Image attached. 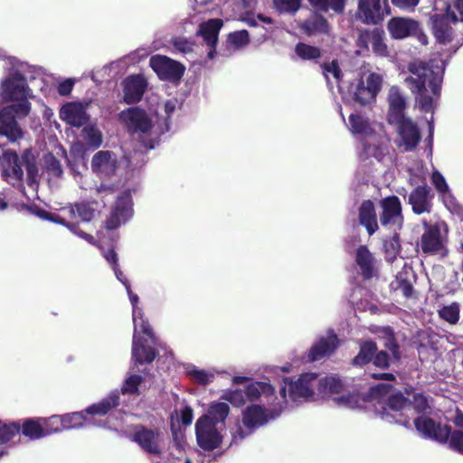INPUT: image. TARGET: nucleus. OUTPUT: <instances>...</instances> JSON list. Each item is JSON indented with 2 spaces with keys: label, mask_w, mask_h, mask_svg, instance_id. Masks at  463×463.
<instances>
[{
  "label": "nucleus",
  "mask_w": 463,
  "mask_h": 463,
  "mask_svg": "<svg viewBox=\"0 0 463 463\" xmlns=\"http://www.w3.org/2000/svg\"><path fill=\"white\" fill-rule=\"evenodd\" d=\"M31 92L24 75L18 71L10 73L0 85L1 102L7 104L0 110V116H28L31 112L34 116H52V110Z\"/></svg>",
  "instance_id": "nucleus-1"
},
{
  "label": "nucleus",
  "mask_w": 463,
  "mask_h": 463,
  "mask_svg": "<svg viewBox=\"0 0 463 463\" xmlns=\"http://www.w3.org/2000/svg\"><path fill=\"white\" fill-rule=\"evenodd\" d=\"M343 118L350 132L362 139L360 158L363 162L373 165L374 162L381 163L389 158V138L384 133L377 132L366 118H348L347 120Z\"/></svg>",
  "instance_id": "nucleus-2"
},
{
  "label": "nucleus",
  "mask_w": 463,
  "mask_h": 463,
  "mask_svg": "<svg viewBox=\"0 0 463 463\" xmlns=\"http://www.w3.org/2000/svg\"><path fill=\"white\" fill-rule=\"evenodd\" d=\"M391 389L390 383H380L372 387L365 395L367 403L363 409L373 408L385 421L407 426L410 421L411 404L401 393L391 394Z\"/></svg>",
  "instance_id": "nucleus-3"
},
{
  "label": "nucleus",
  "mask_w": 463,
  "mask_h": 463,
  "mask_svg": "<svg viewBox=\"0 0 463 463\" xmlns=\"http://www.w3.org/2000/svg\"><path fill=\"white\" fill-rule=\"evenodd\" d=\"M409 70L418 76L406 79V81L411 83L413 91L417 93L415 106L420 112L433 115L440 99L442 77L434 74L425 66L417 67L416 64H410Z\"/></svg>",
  "instance_id": "nucleus-4"
},
{
  "label": "nucleus",
  "mask_w": 463,
  "mask_h": 463,
  "mask_svg": "<svg viewBox=\"0 0 463 463\" xmlns=\"http://www.w3.org/2000/svg\"><path fill=\"white\" fill-rule=\"evenodd\" d=\"M126 289L133 307L134 334L132 358L136 363L140 364H149L156 357V352L150 344L156 345V340L152 328L144 317L142 309L137 307L138 296L132 292L130 285H127Z\"/></svg>",
  "instance_id": "nucleus-5"
},
{
  "label": "nucleus",
  "mask_w": 463,
  "mask_h": 463,
  "mask_svg": "<svg viewBox=\"0 0 463 463\" xmlns=\"http://www.w3.org/2000/svg\"><path fill=\"white\" fill-rule=\"evenodd\" d=\"M261 404H252L242 412V423L237 421L231 429L232 442L237 444L253 430L268 423L270 420L278 418L284 411V405L280 404L279 398L270 401L260 402Z\"/></svg>",
  "instance_id": "nucleus-6"
},
{
  "label": "nucleus",
  "mask_w": 463,
  "mask_h": 463,
  "mask_svg": "<svg viewBox=\"0 0 463 463\" xmlns=\"http://www.w3.org/2000/svg\"><path fill=\"white\" fill-rule=\"evenodd\" d=\"M23 165L27 171L26 183L35 191L39 180V168L35 163V156L30 148L24 151L21 159L14 151L4 152L0 165L2 176L12 185H21L24 178Z\"/></svg>",
  "instance_id": "nucleus-7"
},
{
  "label": "nucleus",
  "mask_w": 463,
  "mask_h": 463,
  "mask_svg": "<svg viewBox=\"0 0 463 463\" xmlns=\"http://www.w3.org/2000/svg\"><path fill=\"white\" fill-rule=\"evenodd\" d=\"M118 404L119 394L118 391H114L98 403L88 407L84 411H75L63 414L65 430L83 428L90 425L108 429H117L116 426L107 425V422L104 420H96L95 416L106 415L112 408Z\"/></svg>",
  "instance_id": "nucleus-8"
},
{
  "label": "nucleus",
  "mask_w": 463,
  "mask_h": 463,
  "mask_svg": "<svg viewBox=\"0 0 463 463\" xmlns=\"http://www.w3.org/2000/svg\"><path fill=\"white\" fill-rule=\"evenodd\" d=\"M279 390V402L284 405V411L289 403L298 405L311 401L318 395L319 377L315 373H302L296 381L285 378Z\"/></svg>",
  "instance_id": "nucleus-9"
},
{
  "label": "nucleus",
  "mask_w": 463,
  "mask_h": 463,
  "mask_svg": "<svg viewBox=\"0 0 463 463\" xmlns=\"http://www.w3.org/2000/svg\"><path fill=\"white\" fill-rule=\"evenodd\" d=\"M133 139L152 149L162 134L170 131L171 118H123Z\"/></svg>",
  "instance_id": "nucleus-10"
},
{
  "label": "nucleus",
  "mask_w": 463,
  "mask_h": 463,
  "mask_svg": "<svg viewBox=\"0 0 463 463\" xmlns=\"http://www.w3.org/2000/svg\"><path fill=\"white\" fill-rule=\"evenodd\" d=\"M318 396L332 399L338 406L348 409H363L367 403L365 396L346 393L342 380L335 375L319 378Z\"/></svg>",
  "instance_id": "nucleus-11"
},
{
  "label": "nucleus",
  "mask_w": 463,
  "mask_h": 463,
  "mask_svg": "<svg viewBox=\"0 0 463 463\" xmlns=\"http://www.w3.org/2000/svg\"><path fill=\"white\" fill-rule=\"evenodd\" d=\"M222 400L229 402L233 406H242L246 400L250 402L277 400L275 389L269 383L254 382L246 387L245 391L241 389L226 390L221 396Z\"/></svg>",
  "instance_id": "nucleus-12"
},
{
  "label": "nucleus",
  "mask_w": 463,
  "mask_h": 463,
  "mask_svg": "<svg viewBox=\"0 0 463 463\" xmlns=\"http://www.w3.org/2000/svg\"><path fill=\"white\" fill-rule=\"evenodd\" d=\"M223 431L224 428L210 422L205 417H200L195 422L197 444L205 451H212L221 446Z\"/></svg>",
  "instance_id": "nucleus-13"
},
{
  "label": "nucleus",
  "mask_w": 463,
  "mask_h": 463,
  "mask_svg": "<svg viewBox=\"0 0 463 463\" xmlns=\"http://www.w3.org/2000/svg\"><path fill=\"white\" fill-rule=\"evenodd\" d=\"M149 65L160 80L173 83L179 82L185 71L184 64L165 55H153Z\"/></svg>",
  "instance_id": "nucleus-14"
},
{
  "label": "nucleus",
  "mask_w": 463,
  "mask_h": 463,
  "mask_svg": "<svg viewBox=\"0 0 463 463\" xmlns=\"http://www.w3.org/2000/svg\"><path fill=\"white\" fill-rule=\"evenodd\" d=\"M391 14L386 0H358L356 18L364 24L378 25Z\"/></svg>",
  "instance_id": "nucleus-15"
},
{
  "label": "nucleus",
  "mask_w": 463,
  "mask_h": 463,
  "mask_svg": "<svg viewBox=\"0 0 463 463\" xmlns=\"http://www.w3.org/2000/svg\"><path fill=\"white\" fill-rule=\"evenodd\" d=\"M132 193L129 189L122 192L106 221V228L114 230L126 223L133 216Z\"/></svg>",
  "instance_id": "nucleus-16"
},
{
  "label": "nucleus",
  "mask_w": 463,
  "mask_h": 463,
  "mask_svg": "<svg viewBox=\"0 0 463 463\" xmlns=\"http://www.w3.org/2000/svg\"><path fill=\"white\" fill-rule=\"evenodd\" d=\"M389 124L397 127V145L404 151L412 150L420 139L417 126L410 118H389Z\"/></svg>",
  "instance_id": "nucleus-17"
},
{
  "label": "nucleus",
  "mask_w": 463,
  "mask_h": 463,
  "mask_svg": "<svg viewBox=\"0 0 463 463\" xmlns=\"http://www.w3.org/2000/svg\"><path fill=\"white\" fill-rule=\"evenodd\" d=\"M381 224L393 232L400 230L403 223L400 199L396 196L386 197L381 201Z\"/></svg>",
  "instance_id": "nucleus-18"
},
{
  "label": "nucleus",
  "mask_w": 463,
  "mask_h": 463,
  "mask_svg": "<svg viewBox=\"0 0 463 463\" xmlns=\"http://www.w3.org/2000/svg\"><path fill=\"white\" fill-rule=\"evenodd\" d=\"M383 86V77L375 72H371L366 77L365 82L360 80L354 92V99L362 106L374 102Z\"/></svg>",
  "instance_id": "nucleus-19"
},
{
  "label": "nucleus",
  "mask_w": 463,
  "mask_h": 463,
  "mask_svg": "<svg viewBox=\"0 0 463 463\" xmlns=\"http://www.w3.org/2000/svg\"><path fill=\"white\" fill-rule=\"evenodd\" d=\"M417 431L425 439L443 443L449 438L450 429L428 416H420L414 420Z\"/></svg>",
  "instance_id": "nucleus-20"
},
{
  "label": "nucleus",
  "mask_w": 463,
  "mask_h": 463,
  "mask_svg": "<svg viewBox=\"0 0 463 463\" xmlns=\"http://www.w3.org/2000/svg\"><path fill=\"white\" fill-rule=\"evenodd\" d=\"M424 226L427 228L425 232L421 236V249L425 253H442L445 249L446 237L441 232V229L446 230L445 223H437L433 226H428L427 222H424Z\"/></svg>",
  "instance_id": "nucleus-21"
},
{
  "label": "nucleus",
  "mask_w": 463,
  "mask_h": 463,
  "mask_svg": "<svg viewBox=\"0 0 463 463\" xmlns=\"http://www.w3.org/2000/svg\"><path fill=\"white\" fill-rule=\"evenodd\" d=\"M386 29L393 40H403L419 31V21L411 17L393 16L386 24Z\"/></svg>",
  "instance_id": "nucleus-22"
},
{
  "label": "nucleus",
  "mask_w": 463,
  "mask_h": 463,
  "mask_svg": "<svg viewBox=\"0 0 463 463\" xmlns=\"http://www.w3.org/2000/svg\"><path fill=\"white\" fill-rule=\"evenodd\" d=\"M123 98L127 104L141 100L146 88L147 80L142 74H131L122 81Z\"/></svg>",
  "instance_id": "nucleus-23"
},
{
  "label": "nucleus",
  "mask_w": 463,
  "mask_h": 463,
  "mask_svg": "<svg viewBox=\"0 0 463 463\" xmlns=\"http://www.w3.org/2000/svg\"><path fill=\"white\" fill-rule=\"evenodd\" d=\"M338 344L337 335L332 330H328L325 335L319 336L317 341L310 347L307 353L308 361H318L332 354Z\"/></svg>",
  "instance_id": "nucleus-24"
},
{
  "label": "nucleus",
  "mask_w": 463,
  "mask_h": 463,
  "mask_svg": "<svg viewBox=\"0 0 463 463\" xmlns=\"http://www.w3.org/2000/svg\"><path fill=\"white\" fill-rule=\"evenodd\" d=\"M132 440L150 454L159 455L161 452V434L156 430L139 426L133 433Z\"/></svg>",
  "instance_id": "nucleus-25"
},
{
  "label": "nucleus",
  "mask_w": 463,
  "mask_h": 463,
  "mask_svg": "<svg viewBox=\"0 0 463 463\" xmlns=\"http://www.w3.org/2000/svg\"><path fill=\"white\" fill-rule=\"evenodd\" d=\"M433 194L430 188L426 185H419L414 188L408 197V203L416 214L429 213L432 209Z\"/></svg>",
  "instance_id": "nucleus-26"
},
{
  "label": "nucleus",
  "mask_w": 463,
  "mask_h": 463,
  "mask_svg": "<svg viewBox=\"0 0 463 463\" xmlns=\"http://www.w3.org/2000/svg\"><path fill=\"white\" fill-rule=\"evenodd\" d=\"M118 159L110 151H99L91 160V169L100 177H110L116 173Z\"/></svg>",
  "instance_id": "nucleus-27"
},
{
  "label": "nucleus",
  "mask_w": 463,
  "mask_h": 463,
  "mask_svg": "<svg viewBox=\"0 0 463 463\" xmlns=\"http://www.w3.org/2000/svg\"><path fill=\"white\" fill-rule=\"evenodd\" d=\"M223 22L219 18H212L208 21L202 23L199 26L197 35H201L210 50L208 57L213 59L216 54V45L218 43V35Z\"/></svg>",
  "instance_id": "nucleus-28"
},
{
  "label": "nucleus",
  "mask_w": 463,
  "mask_h": 463,
  "mask_svg": "<svg viewBox=\"0 0 463 463\" xmlns=\"http://www.w3.org/2000/svg\"><path fill=\"white\" fill-rule=\"evenodd\" d=\"M360 46L368 48L371 43L373 52L379 56H386L388 54V48L384 43V32L380 28H373V30H364L361 32L358 37Z\"/></svg>",
  "instance_id": "nucleus-29"
},
{
  "label": "nucleus",
  "mask_w": 463,
  "mask_h": 463,
  "mask_svg": "<svg viewBox=\"0 0 463 463\" xmlns=\"http://www.w3.org/2000/svg\"><path fill=\"white\" fill-rule=\"evenodd\" d=\"M355 262L364 279H370L377 276L378 262L365 246L357 249Z\"/></svg>",
  "instance_id": "nucleus-30"
},
{
  "label": "nucleus",
  "mask_w": 463,
  "mask_h": 463,
  "mask_svg": "<svg viewBox=\"0 0 463 463\" xmlns=\"http://www.w3.org/2000/svg\"><path fill=\"white\" fill-rule=\"evenodd\" d=\"M432 33L439 43H448L452 41L453 30L450 26V15L446 9L443 14H434L431 17Z\"/></svg>",
  "instance_id": "nucleus-31"
},
{
  "label": "nucleus",
  "mask_w": 463,
  "mask_h": 463,
  "mask_svg": "<svg viewBox=\"0 0 463 463\" xmlns=\"http://www.w3.org/2000/svg\"><path fill=\"white\" fill-rule=\"evenodd\" d=\"M298 27L307 36L327 34L330 30L326 18L317 12H314L309 17L302 21Z\"/></svg>",
  "instance_id": "nucleus-32"
},
{
  "label": "nucleus",
  "mask_w": 463,
  "mask_h": 463,
  "mask_svg": "<svg viewBox=\"0 0 463 463\" xmlns=\"http://www.w3.org/2000/svg\"><path fill=\"white\" fill-rule=\"evenodd\" d=\"M36 214L42 219L49 220L52 222L61 224V225L65 226L72 233H74L75 235L79 236L80 238L85 240L89 243L96 244V241H95L93 236L79 230L78 225L76 223H74L73 222H70V221L66 220V217H70V215L68 213L65 214L62 212L63 215H59V214L49 213L43 210H39L36 212Z\"/></svg>",
  "instance_id": "nucleus-33"
},
{
  "label": "nucleus",
  "mask_w": 463,
  "mask_h": 463,
  "mask_svg": "<svg viewBox=\"0 0 463 463\" xmlns=\"http://www.w3.org/2000/svg\"><path fill=\"white\" fill-rule=\"evenodd\" d=\"M388 116H405L407 99L402 90L392 86L387 93Z\"/></svg>",
  "instance_id": "nucleus-34"
},
{
  "label": "nucleus",
  "mask_w": 463,
  "mask_h": 463,
  "mask_svg": "<svg viewBox=\"0 0 463 463\" xmlns=\"http://www.w3.org/2000/svg\"><path fill=\"white\" fill-rule=\"evenodd\" d=\"M360 223L364 226L370 235L378 229L374 205L371 201H364L359 209Z\"/></svg>",
  "instance_id": "nucleus-35"
},
{
  "label": "nucleus",
  "mask_w": 463,
  "mask_h": 463,
  "mask_svg": "<svg viewBox=\"0 0 463 463\" xmlns=\"http://www.w3.org/2000/svg\"><path fill=\"white\" fill-rule=\"evenodd\" d=\"M230 407L224 402H213L210 403L207 412L201 417H205L210 422L225 429L224 422L229 415Z\"/></svg>",
  "instance_id": "nucleus-36"
},
{
  "label": "nucleus",
  "mask_w": 463,
  "mask_h": 463,
  "mask_svg": "<svg viewBox=\"0 0 463 463\" xmlns=\"http://www.w3.org/2000/svg\"><path fill=\"white\" fill-rule=\"evenodd\" d=\"M185 374L194 383L206 385L213 382L216 371L213 369H201L193 364H184Z\"/></svg>",
  "instance_id": "nucleus-37"
},
{
  "label": "nucleus",
  "mask_w": 463,
  "mask_h": 463,
  "mask_svg": "<svg viewBox=\"0 0 463 463\" xmlns=\"http://www.w3.org/2000/svg\"><path fill=\"white\" fill-rule=\"evenodd\" d=\"M62 212L68 213L71 220L90 222L94 218L96 209L89 203H80L63 208Z\"/></svg>",
  "instance_id": "nucleus-38"
},
{
  "label": "nucleus",
  "mask_w": 463,
  "mask_h": 463,
  "mask_svg": "<svg viewBox=\"0 0 463 463\" xmlns=\"http://www.w3.org/2000/svg\"><path fill=\"white\" fill-rule=\"evenodd\" d=\"M317 11L327 13L332 10L336 14H344L347 0H307Z\"/></svg>",
  "instance_id": "nucleus-39"
},
{
  "label": "nucleus",
  "mask_w": 463,
  "mask_h": 463,
  "mask_svg": "<svg viewBox=\"0 0 463 463\" xmlns=\"http://www.w3.org/2000/svg\"><path fill=\"white\" fill-rule=\"evenodd\" d=\"M0 136L6 137L12 142L22 137L23 131L15 121V118H0Z\"/></svg>",
  "instance_id": "nucleus-40"
},
{
  "label": "nucleus",
  "mask_w": 463,
  "mask_h": 463,
  "mask_svg": "<svg viewBox=\"0 0 463 463\" xmlns=\"http://www.w3.org/2000/svg\"><path fill=\"white\" fill-rule=\"evenodd\" d=\"M93 105V101H71L65 103L60 109V116H89L87 110Z\"/></svg>",
  "instance_id": "nucleus-41"
},
{
  "label": "nucleus",
  "mask_w": 463,
  "mask_h": 463,
  "mask_svg": "<svg viewBox=\"0 0 463 463\" xmlns=\"http://www.w3.org/2000/svg\"><path fill=\"white\" fill-rule=\"evenodd\" d=\"M80 136L89 148L97 149L102 144V134L95 126H84L81 129Z\"/></svg>",
  "instance_id": "nucleus-42"
},
{
  "label": "nucleus",
  "mask_w": 463,
  "mask_h": 463,
  "mask_svg": "<svg viewBox=\"0 0 463 463\" xmlns=\"http://www.w3.org/2000/svg\"><path fill=\"white\" fill-rule=\"evenodd\" d=\"M431 183L442 197L448 208H449V203L452 204L453 198L444 176L438 170L432 172Z\"/></svg>",
  "instance_id": "nucleus-43"
},
{
  "label": "nucleus",
  "mask_w": 463,
  "mask_h": 463,
  "mask_svg": "<svg viewBox=\"0 0 463 463\" xmlns=\"http://www.w3.org/2000/svg\"><path fill=\"white\" fill-rule=\"evenodd\" d=\"M22 431L24 435L29 437L32 439H37L46 436L43 419L39 420H28L24 421Z\"/></svg>",
  "instance_id": "nucleus-44"
},
{
  "label": "nucleus",
  "mask_w": 463,
  "mask_h": 463,
  "mask_svg": "<svg viewBox=\"0 0 463 463\" xmlns=\"http://www.w3.org/2000/svg\"><path fill=\"white\" fill-rule=\"evenodd\" d=\"M296 54L304 61H313L321 58L320 48L304 43H298L295 47Z\"/></svg>",
  "instance_id": "nucleus-45"
},
{
  "label": "nucleus",
  "mask_w": 463,
  "mask_h": 463,
  "mask_svg": "<svg viewBox=\"0 0 463 463\" xmlns=\"http://www.w3.org/2000/svg\"><path fill=\"white\" fill-rule=\"evenodd\" d=\"M438 313L440 318L451 325H455L459 320V304L453 302L449 305H444L438 310Z\"/></svg>",
  "instance_id": "nucleus-46"
},
{
  "label": "nucleus",
  "mask_w": 463,
  "mask_h": 463,
  "mask_svg": "<svg viewBox=\"0 0 463 463\" xmlns=\"http://www.w3.org/2000/svg\"><path fill=\"white\" fill-rule=\"evenodd\" d=\"M376 352V345L372 341H365L360 345V351L354 357V363L357 365H364L369 363Z\"/></svg>",
  "instance_id": "nucleus-47"
},
{
  "label": "nucleus",
  "mask_w": 463,
  "mask_h": 463,
  "mask_svg": "<svg viewBox=\"0 0 463 463\" xmlns=\"http://www.w3.org/2000/svg\"><path fill=\"white\" fill-rule=\"evenodd\" d=\"M302 0H273L275 9L280 14H295L301 7Z\"/></svg>",
  "instance_id": "nucleus-48"
},
{
  "label": "nucleus",
  "mask_w": 463,
  "mask_h": 463,
  "mask_svg": "<svg viewBox=\"0 0 463 463\" xmlns=\"http://www.w3.org/2000/svg\"><path fill=\"white\" fill-rule=\"evenodd\" d=\"M43 423L46 436L65 430L62 415H53L48 419H43Z\"/></svg>",
  "instance_id": "nucleus-49"
},
{
  "label": "nucleus",
  "mask_w": 463,
  "mask_h": 463,
  "mask_svg": "<svg viewBox=\"0 0 463 463\" xmlns=\"http://www.w3.org/2000/svg\"><path fill=\"white\" fill-rule=\"evenodd\" d=\"M320 67L327 81H329V74L333 76L337 83L342 80L344 75L337 60H333L330 62H324Z\"/></svg>",
  "instance_id": "nucleus-50"
},
{
  "label": "nucleus",
  "mask_w": 463,
  "mask_h": 463,
  "mask_svg": "<svg viewBox=\"0 0 463 463\" xmlns=\"http://www.w3.org/2000/svg\"><path fill=\"white\" fill-rule=\"evenodd\" d=\"M383 249L386 260L392 262L400 252V242L396 232H394V235L390 240L384 241Z\"/></svg>",
  "instance_id": "nucleus-51"
},
{
  "label": "nucleus",
  "mask_w": 463,
  "mask_h": 463,
  "mask_svg": "<svg viewBox=\"0 0 463 463\" xmlns=\"http://www.w3.org/2000/svg\"><path fill=\"white\" fill-rule=\"evenodd\" d=\"M20 431L16 422H3L0 420V443H6Z\"/></svg>",
  "instance_id": "nucleus-52"
},
{
  "label": "nucleus",
  "mask_w": 463,
  "mask_h": 463,
  "mask_svg": "<svg viewBox=\"0 0 463 463\" xmlns=\"http://www.w3.org/2000/svg\"><path fill=\"white\" fill-rule=\"evenodd\" d=\"M375 333L378 335L380 338H383L384 340V346L390 351H392L393 357L395 359H398V347L397 345L394 343L392 331L389 327H382L375 331Z\"/></svg>",
  "instance_id": "nucleus-53"
},
{
  "label": "nucleus",
  "mask_w": 463,
  "mask_h": 463,
  "mask_svg": "<svg viewBox=\"0 0 463 463\" xmlns=\"http://www.w3.org/2000/svg\"><path fill=\"white\" fill-rule=\"evenodd\" d=\"M142 382V377L138 374L129 373L126 378L122 387L121 392L123 394H136L138 392V386Z\"/></svg>",
  "instance_id": "nucleus-54"
},
{
  "label": "nucleus",
  "mask_w": 463,
  "mask_h": 463,
  "mask_svg": "<svg viewBox=\"0 0 463 463\" xmlns=\"http://www.w3.org/2000/svg\"><path fill=\"white\" fill-rule=\"evenodd\" d=\"M231 44L236 48H241L250 43V35L247 30L235 31L228 36Z\"/></svg>",
  "instance_id": "nucleus-55"
},
{
  "label": "nucleus",
  "mask_w": 463,
  "mask_h": 463,
  "mask_svg": "<svg viewBox=\"0 0 463 463\" xmlns=\"http://www.w3.org/2000/svg\"><path fill=\"white\" fill-rule=\"evenodd\" d=\"M446 9L452 23L463 22V0H454L453 4L448 5Z\"/></svg>",
  "instance_id": "nucleus-56"
},
{
  "label": "nucleus",
  "mask_w": 463,
  "mask_h": 463,
  "mask_svg": "<svg viewBox=\"0 0 463 463\" xmlns=\"http://www.w3.org/2000/svg\"><path fill=\"white\" fill-rule=\"evenodd\" d=\"M449 447L455 451L463 454V430L449 432Z\"/></svg>",
  "instance_id": "nucleus-57"
},
{
  "label": "nucleus",
  "mask_w": 463,
  "mask_h": 463,
  "mask_svg": "<svg viewBox=\"0 0 463 463\" xmlns=\"http://www.w3.org/2000/svg\"><path fill=\"white\" fill-rule=\"evenodd\" d=\"M420 0H391L392 5L402 12L411 13Z\"/></svg>",
  "instance_id": "nucleus-58"
},
{
  "label": "nucleus",
  "mask_w": 463,
  "mask_h": 463,
  "mask_svg": "<svg viewBox=\"0 0 463 463\" xmlns=\"http://www.w3.org/2000/svg\"><path fill=\"white\" fill-rule=\"evenodd\" d=\"M411 404V412L410 416L412 415V411H422L426 410L428 407V402L426 398L420 393L413 394V401L408 402Z\"/></svg>",
  "instance_id": "nucleus-59"
},
{
  "label": "nucleus",
  "mask_w": 463,
  "mask_h": 463,
  "mask_svg": "<svg viewBox=\"0 0 463 463\" xmlns=\"http://www.w3.org/2000/svg\"><path fill=\"white\" fill-rule=\"evenodd\" d=\"M47 170L54 176H60L62 174L61 166L59 161L52 156L45 157Z\"/></svg>",
  "instance_id": "nucleus-60"
},
{
  "label": "nucleus",
  "mask_w": 463,
  "mask_h": 463,
  "mask_svg": "<svg viewBox=\"0 0 463 463\" xmlns=\"http://www.w3.org/2000/svg\"><path fill=\"white\" fill-rule=\"evenodd\" d=\"M173 46L175 50L182 53H189L193 52V43L183 38H175L173 40Z\"/></svg>",
  "instance_id": "nucleus-61"
},
{
  "label": "nucleus",
  "mask_w": 463,
  "mask_h": 463,
  "mask_svg": "<svg viewBox=\"0 0 463 463\" xmlns=\"http://www.w3.org/2000/svg\"><path fill=\"white\" fill-rule=\"evenodd\" d=\"M73 85H74V81L71 79H67V80H63L62 82H61L58 85V88H57L58 93L61 96L69 95L72 90Z\"/></svg>",
  "instance_id": "nucleus-62"
},
{
  "label": "nucleus",
  "mask_w": 463,
  "mask_h": 463,
  "mask_svg": "<svg viewBox=\"0 0 463 463\" xmlns=\"http://www.w3.org/2000/svg\"><path fill=\"white\" fill-rule=\"evenodd\" d=\"M373 364L380 368H386L389 365V357L387 354L381 351L376 354L373 359Z\"/></svg>",
  "instance_id": "nucleus-63"
},
{
  "label": "nucleus",
  "mask_w": 463,
  "mask_h": 463,
  "mask_svg": "<svg viewBox=\"0 0 463 463\" xmlns=\"http://www.w3.org/2000/svg\"><path fill=\"white\" fill-rule=\"evenodd\" d=\"M181 420L184 425H190L194 419V413L191 407H184L182 409L181 412Z\"/></svg>",
  "instance_id": "nucleus-64"
}]
</instances>
